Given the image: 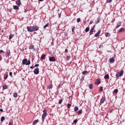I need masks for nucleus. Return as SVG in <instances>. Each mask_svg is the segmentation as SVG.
Returning a JSON list of instances; mask_svg holds the SVG:
<instances>
[{"label":"nucleus","mask_w":125,"mask_h":125,"mask_svg":"<svg viewBox=\"0 0 125 125\" xmlns=\"http://www.w3.org/2000/svg\"><path fill=\"white\" fill-rule=\"evenodd\" d=\"M22 64H23V65H30V64H31V61H30V60L28 61L27 59H23L22 60Z\"/></svg>","instance_id":"f257e3e1"},{"label":"nucleus","mask_w":125,"mask_h":125,"mask_svg":"<svg viewBox=\"0 0 125 125\" xmlns=\"http://www.w3.org/2000/svg\"><path fill=\"white\" fill-rule=\"evenodd\" d=\"M124 75V70H121L120 73H117L116 74V77L117 78H120V77H122Z\"/></svg>","instance_id":"f03ea898"},{"label":"nucleus","mask_w":125,"mask_h":125,"mask_svg":"<svg viewBox=\"0 0 125 125\" xmlns=\"http://www.w3.org/2000/svg\"><path fill=\"white\" fill-rule=\"evenodd\" d=\"M43 113L42 115V122H44V118H45V117H46L47 116V113L45 112V111L44 110H43Z\"/></svg>","instance_id":"7ed1b4c3"},{"label":"nucleus","mask_w":125,"mask_h":125,"mask_svg":"<svg viewBox=\"0 0 125 125\" xmlns=\"http://www.w3.org/2000/svg\"><path fill=\"white\" fill-rule=\"evenodd\" d=\"M49 60L50 62H55V61H56V59H55V57H51L49 58Z\"/></svg>","instance_id":"20e7f679"},{"label":"nucleus","mask_w":125,"mask_h":125,"mask_svg":"<svg viewBox=\"0 0 125 125\" xmlns=\"http://www.w3.org/2000/svg\"><path fill=\"white\" fill-rule=\"evenodd\" d=\"M34 73L35 75L39 74V73H40V69L38 67H37L34 70Z\"/></svg>","instance_id":"39448f33"},{"label":"nucleus","mask_w":125,"mask_h":125,"mask_svg":"<svg viewBox=\"0 0 125 125\" xmlns=\"http://www.w3.org/2000/svg\"><path fill=\"white\" fill-rule=\"evenodd\" d=\"M27 29L28 32H34L33 26H27Z\"/></svg>","instance_id":"423d86ee"},{"label":"nucleus","mask_w":125,"mask_h":125,"mask_svg":"<svg viewBox=\"0 0 125 125\" xmlns=\"http://www.w3.org/2000/svg\"><path fill=\"white\" fill-rule=\"evenodd\" d=\"M109 62L110 64H113L115 62V59L114 58H111L109 59Z\"/></svg>","instance_id":"0eeeda50"},{"label":"nucleus","mask_w":125,"mask_h":125,"mask_svg":"<svg viewBox=\"0 0 125 125\" xmlns=\"http://www.w3.org/2000/svg\"><path fill=\"white\" fill-rule=\"evenodd\" d=\"M33 29V32H35V31H38L39 29V27L37 26H32Z\"/></svg>","instance_id":"6e6552de"},{"label":"nucleus","mask_w":125,"mask_h":125,"mask_svg":"<svg viewBox=\"0 0 125 125\" xmlns=\"http://www.w3.org/2000/svg\"><path fill=\"white\" fill-rule=\"evenodd\" d=\"M16 3L17 4V5H18V6H20V5H21V0H18L16 1Z\"/></svg>","instance_id":"1a4fd4ad"},{"label":"nucleus","mask_w":125,"mask_h":125,"mask_svg":"<svg viewBox=\"0 0 125 125\" xmlns=\"http://www.w3.org/2000/svg\"><path fill=\"white\" fill-rule=\"evenodd\" d=\"M105 98L102 97V98L101 99V101H100V103H101V104H103V103H104V102H105Z\"/></svg>","instance_id":"9d476101"},{"label":"nucleus","mask_w":125,"mask_h":125,"mask_svg":"<svg viewBox=\"0 0 125 125\" xmlns=\"http://www.w3.org/2000/svg\"><path fill=\"white\" fill-rule=\"evenodd\" d=\"M100 33H101V31L99 30L98 32L95 34V37L96 38H97V37H98L99 36V35H100Z\"/></svg>","instance_id":"9b49d317"},{"label":"nucleus","mask_w":125,"mask_h":125,"mask_svg":"<svg viewBox=\"0 0 125 125\" xmlns=\"http://www.w3.org/2000/svg\"><path fill=\"white\" fill-rule=\"evenodd\" d=\"M117 26L116 27V29H118L121 25H122V22H119L117 24Z\"/></svg>","instance_id":"f8f14e48"},{"label":"nucleus","mask_w":125,"mask_h":125,"mask_svg":"<svg viewBox=\"0 0 125 125\" xmlns=\"http://www.w3.org/2000/svg\"><path fill=\"white\" fill-rule=\"evenodd\" d=\"M13 9H15V10H19V7L17 6V5H14Z\"/></svg>","instance_id":"ddd939ff"},{"label":"nucleus","mask_w":125,"mask_h":125,"mask_svg":"<svg viewBox=\"0 0 125 125\" xmlns=\"http://www.w3.org/2000/svg\"><path fill=\"white\" fill-rule=\"evenodd\" d=\"M95 83V84H100V80L97 79Z\"/></svg>","instance_id":"4468645a"},{"label":"nucleus","mask_w":125,"mask_h":125,"mask_svg":"<svg viewBox=\"0 0 125 125\" xmlns=\"http://www.w3.org/2000/svg\"><path fill=\"white\" fill-rule=\"evenodd\" d=\"M93 31H94V28H92L91 29V30H90V33H89L90 35H92L93 34Z\"/></svg>","instance_id":"2eb2a0df"},{"label":"nucleus","mask_w":125,"mask_h":125,"mask_svg":"<svg viewBox=\"0 0 125 125\" xmlns=\"http://www.w3.org/2000/svg\"><path fill=\"white\" fill-rule=\"evenodd\" d=\"M48 26H49V23H46V24L43 26V29H46V28H47V27H48Z\"/></svg>","instance_id":"dca6fc26"},{"label":"nucleus","mask_w":125,"mask_h":125,"mask_svg":"<svg viewBox=\"0 0 125 125\" xmlns=\"http://www.w3.org/2000/svg\"><path fill=\"white\" fill-rule=\"evenodd\" d=\"M79 110V107L78 106H75L74 111V112H77V111Z\"/></svg>","instance_id":"f3484780"},{"label":"nucleus","mask_w":125,"mask_h":125,"mask_svg":"<svg viewBox=\"0 0 125 125\" xmlns=\"http://www.w3.org/2000/svg\"><path fill=\"white\" fill-rule=\"evenodd\" d=\"M13 37H14V35L10 34L9 36V40H11V39H12V38H13Z\"/></svg>","instance_id":"a211bd4d"},{"label":"nucleus","mask_w":125,"mask_h":125,"mask_svg":"<svg viewBox=\"0 0 125 125\" xmlns=\"http://www.w3.org/2000/svg\"><path fill=\"white\" fill-rule=\"evenodd\" d=\"M38 123H39V120H35L33 123V125H35L36 124H38Z\"/></svg>","instance_id":"6ab92c4d"},{"label":"nucleus","mask_w":125,"mask_h":125,"mask_svg":"<svg viewBox=\"0 0 125 125\" xmlns=\"http://www.w3.org/2000/svg\"><path fill=\"white\" fill-rule=\"evenodd\" d=\"M105 36L106 37V38L111 36V34H110V33H108V32H106L105 34Z\"/></svg>","instance_id":"aec40b11"},{"label":"nucleus","mask_w":125,"mask_h":125,"mask_svg":"<svg viewBox=\"0 0 125 125\" xmlns=\"http://www.w3.org/2000/svg\"><path fill=\"white\" fill-rule=\"evenodd\" d=\"M4 120H5V118L4 116H2L1 117L0 122H1L2 123V122H3V121H4Z\"/></svg>","instance_id":"412c9836"},{"label":"nucleus","mask_w":125,"mask_h":125,"mask_svg":"<svg viewBox=\"0 0 125 125\" xmlns=\"http://www.w3.org/2000/svg\"><path fill=\"white\" fill-rule=\"evenodd\" d=\"M44 58H45V55H42L41 58V59L42 60H43V59H44Z\"/></svg>","instance_id":"4be33fe9"},{"label":"nucleus","mask_w":125,"mask_h":125,"mask_svg":"<svg viewBox=\"0 0 125 125\" xmlns=\"http://www.w3.org/2000/svg\"><path fill=\"white\" fill-rule=\"evenodd\" d=\"M124 31H125V28H121L119 30V33H121V32H124Z\"/></svg>","instance_id":"5701e85b"},{"label":"nucleus","mask_w":125,"mask_h":125,"mask_svg":"<svg viewBox=\"0 0 125 125\" xmlns=\"http://www.w3.org/2000/svg\"><path fill=\"white\" fill-rule=\"evenodd\" d=\"M104 78L106 80V79H109V75L107 74L105 75L104 77Z\"/></svg>","instance_id":"b1692460"},{"label":"nucleus","mask_w":125,"mask_h":125,"mask_svg":"<svg viewBox=\"0 0 125 125\" xmlns=\"http://www.w3.org/2000/svg\"><path fill=\"white\" fill-rule=\"evenodd\" d=\"M72 33H75V26H72Z\"/></svg>","instance_id":"393cba45"},{"label":"nucleus","mask_w":125,"mask_h":125,"mask_svg":"<svg viewBox=\"0 0 125 125\" xmlns=\"http://www.w3.org/2000/svg\"><path fill=\"white\" fill-rule=\"evenodd\" d=\"M83 75H85V74H88V71L85 70L83 72Z\"/></svg>","instance_id":"a878e982"},{"label":"nucleus","mask_w":125,"mask_h":125,"mask_svg":"<svg viewBox=\"0 0 125 125\" xmlns=\"http://www.w3.org/2000/svg\"><path fill=\"white\" fill-rule=\"evenodd\" d=\"M93 87V85H92V84H90L89 85V88H90V89H92Z\"/></svg>","instance_id":"bb28decb"},{"label":"nucleus","mask_w":125,"mask_h":125,"mask_svg":"<svg viewBox=\"0 0 125 125\" xmlns=\"http://www.w3.org/2000/svg\"><path fill=\"white\" fill-rule=\"evenodd\" d=\"M118 92H119V90H118V89H115L113 91V93H118Z\"/></svg>","instance_id":"cd10ccee"},{"label":"nucleus","mask_w":125,"mask_h":125,"mask_svg":"<svg viewBox=\"0 0 125 125\" xmlns=\"http://www.w3.org/2000/svg\"><path fill=\"white\" fill-rule=\"evenodd\" d=\"M82 113H83V110L82 109H81L78 111V114H79V115H81V114H82Z\"/></svg>","instance_id":"c85d7f7f"},{"label":"nucleus","mask_w":125,"mask_h":125,"mask_svg":"<svg viewBox=\"0 0 125 125\" xmlns=\"http://www.w3.org/2000/svg\"><path fill=\"white\" fill-rule=\"evenodd\" d=\"M2 88H3V89H6V88H7V85H4L2 86Z\"/></svg>","instance_id":"c756f323"},{"label":"nucleus","mask_w":125,"mask_h":125,"mask_svg":"<svg viewBox=\"0 0 125 125\" xmlns=\"http://www.w3.org/2000/svg\"><path fill=\"white\" fill-rule=\"evenodd\" d=\"M100 22V20L99 19V18L97 19V20L96 21V24H98Z\"/></svg>","instance_id":"7c9ffc66"},{"label":"nucleus","mask_w":125,"mask_h":125,"mask_svg":"<svg viewBox=\"0 0 125 125\" xmlns=\"http://www.w3.org/2000/svg\"><path fill=\"white\" fill-rule=\"evenodd\" d=\"M88 31H89V27H86L85 28V32H86H86H88Z\"/></svg>","instance_id":"2f4dec72"},{"label":"nucleus","mask_w":125,"mask_h":125,"mask_svg":"<svg viewBox=\"0 0 125 125\" xmlns=\"http://www.w3.org/2000/svg\"><path fill=\"white\" fill-rule=\"evenodd\" d=\"M9 55H10V52L9 51V52H8L6 54V57H9Z\"/></svg>","instance_id":"473e14b6"},{"label":"nucleus","mask_w":125,"mask_h":125,"mask_svg":"<svg viewBox=\"0 0 125 125\" xmlns=\"http://www.w3.org/2000/svg\"><path fill=\"white\" fill-rule=\"evenodd\" d=\"M77 23H80V22H81V18L77 19Z\"/></svg>","instance_id":"72a5a7b5"},{"label":"nucleus","mask_w":125,"mask_h":125,"mask_svg":"<svg viewBox=\"0 0 125 125\" xmlns=\"http://www.w3.org/2000/svg\"><path fill=\"white\" fill-rule=\"evenodd\" d=\"M77 123H78V120L77 119H75L73 121V124H77Z\"/></svg>","instance_id":"f704fd0d"},{"label":"nucleus","mask_w":125,"mask_h":125,"mask_svg":"<svg viewBox=\"0 0 125 125\" xmlns=\"http://www.w3.org/2000/svg\"><path fill=\"white\" fill-rule=\"evenodd\" d=\"M66 59H67V60H70V59H71V56H67Z\"/></svg>","instance_id":"c9c22d12"},{"label":"nucleus","mask_w":125,"mask_h":125,"mask_svg":"<svg viewBox=\"0 0 125 125\" xmlns=\"http://www.w3.org/2000/svg\"><path fill=\"white\" fill-rule=\"evenodd\" d=\"M14 97H15V98H16V97H17V93H15L14 94V95H13Z\"/></svg>","instance_id":"e433bc0d"},{"label":"nucleus","mask_w":125,"mask_h":125,"mask_svg":"<svg viewBox=\"0 0 125 125\" xmlns=\"http://www.w3.org/2000/svg\"><path fill=\"white\" fill-rule=\"evenodd\" d=\"M62 101H63V100H62V99L60 100L59 101V104H61V103H62Z\"/></svg>","instance_id":"4c0bfd02"},{"label":"nucleus","mask_w":125,"mask_h":125,"mask_svg":"<svg viewBox=\"0 0 125 125\" xmlns=\"http://www.w3.org/2000/svg\"><path fill=\"white\" fill-rule=\"evenodd\" d=\"M34 45H32V46H31L29 47V49H34Z\"/></svg>","instance_id":"58836bf2"},{"label":"nucleus","mask_w":125,"mask_h":125,"mask_svg":"<svg viewBox=\"0 0 125 125\" xmlns=\"http://www.w3.org/2000/svg\"><path fill=\"white\" fill-rule=\"evenodd\" d=\"M8 77V75L7 74L5 75V76L4 78V80H6V79H7Z\"/></svg>","instance_id":"ea45409f"},{"label":"nucleus","mask_w":125,"mask_h":125,"mask_svg":"<svg viewBox=\"0 0 125 125\" xmlns=\"http://www.w3.org/2000/svg\"><path fill=\"white\" fill-rule=\"evenodd\" d=\"M71 104H67V108L69 109V108H70L71 107Z\"/></svg>","instance_id":"a19ab883"},{"label":"nucleus","mask_w":125,"mask_h":125,"mask_svg":"<svg viewBox=\"0 0 125 125\" xmlns=\"http://www.w3.org/2000/svg\"><path fill=\"white\" fill-rule=\"evenodd\" d=\"M103 90V88L102 87H100L99 89V91H102Z\"/></svg>","instance_id":"79ce46f5"},{"label":"nucleus","mask_w":125,"mask_h":125,"mask_svg":"<svg viewBox=\"0 0 125 125\" xmlns=\"http://www.w3.org/2000/svg\"><path fill=\"white\" fill-rule=\"evenodd\" d=\"M107 2H108V3L112 2V0H107Z\"/></svg>","instance_id":"37998d69"},{"label":"nucleus","mask_w":125,"mask_h":125,"mask_svg":"<svg viewBox=\"0 0 125 125\" xmlns=\"http://www.w3.org/2000/svg\"><path fill=\"white\" fill-rule=\"evenodd\" d=\"M9 76H10L11 77H12V72H9Z\"/></svg>","instance_id":"c03bdc74"},{"label":"nucleus","mask_w":125,"mask_h":125,"mask_svg":"<svg viewBox=\"0 0 125 125\" xmlns=\"http://www.w3.org/2000/svg\"><path fill=\"white\" fill-rule=\"evenodd\" d=\"M39 64H36L34 66V67H39Z\"/></svg>","instance_id":"a18cd8bd"},{"label":"nucleus","mask_w":125,"mask_h":125,"mask_svg":"<svg viewBox=\"0 0 125 125\" xmlns=\"http://www.w3.org/2000/svg\"><path fill=\"white\" fill-rule=\"evenodd\" d=\"M9 125H13V123H12V122L9 123Z\"/></svg>","instance_id":"49530a36"},{"label":"nucleus","mask_w":125,"mask_h":125,"mask_svg":"<svg viewBox=\"0 0 125 125\" xmlns=\"http://www.w3.org/2000/svg\"><path fill=\"white\" fill-rule=\"evenodd\" d=\"M93 23V21H90V24H92Z\"/></svg>","instance_id":"de8ad7c7"},{"label":"nucleus","mask_w":125,"mask_h":125,"mask_svg":"<svg viewBox=\"0 0 125 125\" xmlns=\"http://www.w3.org/2000/svg\"><path fill=\"white\" fill-rule=\"evenodd\" d=\"M65 52L67 53L68 52V50L67 49H65Z\"/></svg>","instance_id":"09e8293b"},{"label":"nucleus","mask_w":125,"mask_h":125,"mask_svg":"<svg viewBox=\"0 0 125 125\" xmlns=\"http://www.w3.org/2000/svg\"><path fill=\"white\" fill-rule=\"evenodd\" d=\"M3 52V50H0V53H2Z\"/></svg>","instance_id":"8fccbe9b"},{"label":"nucleus","mask_w":125,"mask_h":125,"mask_svg":"<svg viewBox=\"0 0 125 125\" xmlns=\"http://www.w3.org/2000/svg\"><path fill=\"white\" fill-rule=\"evenodd\" d=\"M0 112H3V110L2 109H0Z\"/></svg>","instance_id":"3c124183"},{"label":"nucleus","mask_w":125,"mask_h":125,"mask_svg":"<svg viewBox=\"0 0 125 125\" xmlns=\"http://www.w3.org/2000/svg\"><path fill=\"white\" fill-rule=\"evenodd\" d=\"M30 69H34V66H30Z\"/></svg>","instance_id":"603ef678"},{"label":"nucleus","mask_w":125,"mask_h":125,"mask_svg":"<svg viewBox=\"0 0 125 125\" xmlns=\"http://www.w3.org/2000/svg\"><path fill=\"white\" fill-rule=\"evenodd\" d=\"M39 0V1H43V0Z\"/></svg>","instance_id":"864d4df0"},{"label":"nucleus","mask_w":125,"mask_h":125,"mask_svg":"<svg viewBox=\"0 0 125 125\" xmlns=\"http://www.w3.org/2000/svg\"><path fill=\"white\" fill-rule=\"evenodd\" d=\"M93 28H95V25H94L93 26Z\"/></svg>","instance_id":"5fc2aeb1"},{"label":"nucleus","mask_w":125,"mask_h":125,"mask_svg":"<svg viewBox=\"0 0 125 125\" xmlns=\"http://www.w3.org/2000/svg\"><path fill=\"white\" fill-rule=\"evenodd\" d=\"M0 60H1V57H0Z\"/></svg>","instance_id":"6e6d98bb"},{"label":"nucleus","mask_w":125,"mask_h":125,"mask_svg":"<svg viewBox=\"0 0 125 125\" xmlns=\"http://www.w3.org/2000/svg\"><path fill=\"white\" fill-rule=\"evenodd\" d=\"M1 32H2V33H3V30H2Z\"/></svg>","instance_id":"4d7b16f0"}]
</instances>
